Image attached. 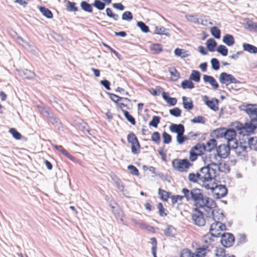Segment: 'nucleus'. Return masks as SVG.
<instances>
[{
  "mask_svg": "<svg viewBox=\"0 0 257 257\" xmlns=\"http://www.w3.org/2000/svg\"><path fill=\"white\" fill-rule=\"evenodd\" d=\"M248 115L245 122L243 124L239 121H235L233 126L238 131L239 135L249 136L254 133L257 127V104H247L244 109Z\"/></svg>",
  "mask_w": 257,
  "mask_h": 257,
  "instance_id": "1",
  "label": "nucleus"
},
{
  "mask_svg": "<svg viewBox=\"0 0 257 257\" xmlns=\"http://www.w3.org/2000/svg\"><path fill=\"white\" fill-rule=\"evenodd\" d=\"M182 192L185 194V198L187 201H193L195 208H200L206 198L204 195L203 190L199 188H193L191 190L184 188L182 189Z\"/></svg>",
  "mask_w": 257,
  "mask_h": 257,
  "instance_id": "2",
  "label": "nucleus"
},
{
  "mask_svg": "<svg viewBox=\"0 0 257 257\" xmlns=\"http://www.w3.org/2000/svg\"><path fill=\"white\" fill-rule=\"evenodd\" d=\"M207 190H211L213 193V197L216 199H220L225 196L227 193V189L224 185H217L215 182L211 183Z\"/></svg>",
  "mask_w": 257,
  "mask_h": 257,
  "instance_id": "3",
  "label": "nucleus"
},
{
  "mask_svg": "<svg viewBox=\"0 0 257 257\" xmlns=\"http://www.w3.org/2000/svg\"><path fill=\"white\" fill-rule=\"evenodd\" d=\"M222 219L221 220H222ZM214 222L210 225L209 231L210 234L213 237H219L222 234L221 231L225 230L226 225L221 223L218 219L213 220Z\"/></svg>",
  "mask_w": 257,
  "mask_h": 257,
  "instance_id": "4",
  "label": "nucleus"
},
{
  "mask_svg": "<svg viewBox=\"0 0 257 257\" xmlns=\"http://www.w3.org/2000/svg\"><path fill=\"white\" fill-rule=\"evenodd\" d=\"M192 166V164L187 159H175L172 161L173 168L181 172L186 171Z\"/></svg>",
  "mask_w": 257,
  "mask_h": 257,
  "instance_id": "5",
  "label": "nucleus"
},
{
  "mask_svg": "<svg viewBox=\"0 0 257 257\" xmlns=\"http://www.w3.org/2000/svg\"><path fill=\"white\" fill-rule=\"evenodd\" d=\"M192 219L194 224L198 226H203L205 224L204 214L199 208H195L191 215Z\"/></svg>",
  "mask_w": 257,
  "mask_h": 257,
  "instance_id": "6",
  "label": "nucleus"
},
{
  "mask_svg": "<svg viewBox=\"0 0 257 257\" xmlns=\"http://www.w3.org/2000/svg\"><path fill=\"white\" fill-rule=\"evenodd\" d=\"M231 149V144L228 145L221 144L216 148L217 154L214 155V158L216 159L217 157L220 158L225 159L227 158L230 153V150Z\"/></svg>",
  "mask_w": 257,
  "mask_h": 257,
  "instance_id": "7",
  "label": "nucleus"
},
{
  "mask_svg": "<svg viewBox=\"0 0 257 257\" xmlns=\"http://www.w3.org/2000/svg\"><path fill=\"white\" fill-rule=\"evenodd\" d=\"M127 142L132 145V152L134 154H137L139 153V149L141 146L135 134L133 132L130 133L127 136Z\"/></svg>",
  "mask_w": 257,
  "mask_h": 257,
  "instance_id": "8",
  "label": "nucleus"
},
{
  "mask_svg": "<svg viewBox=\"0 0 257 257\" xmlns=\"http://www.w3.org/2000/svg\"><path fill=\"white\" fill-rule=\"evenodd\" d=\"M209 166L210 165H207L206 166L202 167L200 169L199 171L201 174L203 175L204 178V184H202V186L205 189L207 187H209V185L211 183V177L209 173Z\"/></svg>",
  "mask_w": 257,
  "mask_h": 257,
  "instance_id": "9",
  "label": "nucleus"
},
{
  "mask_svg": "<svg viewBox=\"0 0 257 257\" xmlns=\"http://www.w3.org/2000/svg\"><path fill=\"white\" fill-rule=\"evenodd\" d=\"M220 236V242L224 247H228L233 245L235 238L232 233H223Z\"/></svg>",
  "mask_w": 257,
  "mask_h": 257,
  "instance_id": "10",
  "label": "nucleus"
},
{
  "mask_svg": "<svg viewBox=\"0 0 257 257\" xmlns=\"http://www.w3.org/2000/svg\"><path fill=\"white\" fill-rule=\"evenodd\" d=\"M204 211L206 213V216L208 218H212L213 220L218 219L221 220L224 217L223 213L219 212V210L217 209H209L203 207Z\"/></svg>",
  "mask_w": 257,
  "mask_h": 257,
  "instance_id": "11",
  "label": "nucleus"
},
{
  "mask_svg": "<svg viewBox=\"0 0 257 257\" xmlns=\"http://www.w3.org/2000/svg\"><path fill=\"white\" fill-rule=\"evenodd\" d=\"M236 132L233 128L227 129L225 128L224 137L227 141L228 145H230L232 142H236L237 140L235 139Z\"/></svg>",
  "mask_w": 257,
  "mask_h": 257,
  "instance_id": "12",
  "label": "nucleus"
},
{
  "mask_svg": "<svg viewBox=\"0 0 257 257\" xmlns=\"http://www.w3.org/2000/svg\"><path fill=\"white\" fill-rule=\"evenodd\" d=\"M203 101L205 104L211 109L214 111H217L218 110V102L219 100L216 98H213L211 100H209V97L205 95L203 97Z\"/></svg>",
  "mask_w": 257,
  "mask_h": 257,
  "instance_id": "13",
  "label": "nucleus"
},
{
  "mask_svg": "<svg viewBox=\"0 0 257 257\" xmlns=\"http://www.w3.org/2000/svg\"><path fill=\"white\" fill-rule=\"evenodd\" d=\"M212 165L217 168L218 171L220 172L228 173L230 171L229 164L227 162L219 161L218 163H212Z\"/></svg>",
  "mask_w": 257,
  "mask_h": 257,
  "instance_id": "14",
  "label": "nucleus"
},
{
  "mask_svg": "<svg viewBox=\"0 0 257 257\" xmlns=\"http://www.w3.org/2000/svg\"><path fill=\"white\" fill-rule=\"evenodd\" d=\"M247 148L246 146L243 145L241 143L238 145L237 141L234 142V145H231V149L235 150L238 156H241L242 153L246 152ZM242 156H244V155H242Z\"/></svg>",
  "mask_w": 257,
  "mask_h": 257,
  "instance_id": "15",
  "label": "nucleus"
},
{
  "mask_svg": "<svg viewBox=\"0 0 257 257\" xmlns=\"http://www.w3.org/2000/svg\"><path fill=\"white\" fill-rule=\"evenodd\" d=\"M231 74L226 72H222L219 76V80L221 84H225L228 86L231 84Z\"/></svg>",
  "mask_w": 257,
  "mask_h": 257,
  "instance_id": "16",
  "label": "nucleus"
},
{
  "mask_svg": "<svg viewBox=\"0 0 257 257\" xmlns=\"http://www.w3.org/2000/svg\"><path fill=\"white\" fill-rule=\"evenodd\" d=\"M169 128L171 132L177 135L184 134L185 132L184 126L182 124H172Z\"/></svg>",
  "mask_w": 257,
  "mask_h": 257,
  "instance_id": "17",
  "label": "nucleus"
},
{
  "mask_svg": "<svg viewBox=\"0 0 257 257\" xmlns=\"http://www.w3.org/2000/svg\"><path fill=\"white\" fill-rule=\"evenodd\" d=\"M203 79L205 82L209 83L212 86L214 89H217L218 88L219 84L213 77L207 75H204Z\"/></svg>",
  "mask_w": 257,
  "mask_h": 257,
  "instance_id": "18",
  "label": "nucleus"
},
{
  "mask_svg": "<svg viewBox=\"0 0 257 257\" xmlns=\"http://www.w3.org/2000/svg\"><path fill=\"white\" fill-rule=\"evenodd\" d=\"M19 74L21 77L27 79H34L35 76V73L28 69L20 70L19 71Z\"/></svg>",
  "mask_w": 257,
  "mask_h": 257,
  "instance_id": "19",
  "label": "nucleus"
},
{
  "mask_svg": "<svg viewBox=\"0 0 257 257\" xmlns=\"http://www.w3.org/2000/svg\"><path fill=\"white\" fill-rule=\"evenodd\" d=\"M203 207L212 209H215L217 207V205L215 201L207 196L202 204V206L200 207V208Z\"/></svg>",
  "mask_w": 257,
  "mask_h": 257,
  "instance_id": "20",
  "label": "nucleus"
},
{
  "mask_svg": "<svg viewBox=\"0 0 257 257\" xmlns=\"http://www.w3.org/2000/svg\"><path fill=\"white\" fill-rule=\"evenodd\" d=\"M209 251L207 246L203 245L196 249L195 253H194L195 257H204L207 251Z\"/></svg>",
  "mask_w": 257,
  "mask_h": 257,
  "instance_id": "21",
  "label": "nucleus"
},
{
  "mask_svg": "<svg viewBox=\"0 0 257 257\" xmlns=\"http://www.w3.org/2000/svg\"><path fill=\"white\" fill-rule=\"evenodd\" d=\"M174 54L175 56L180 57L182 59L186 58L190 55L188 51L178 48L175 49Z\"/></svg>",
  "mask_w": 257,
  "mask_h": 257,
  "instance_id": "22",
  "label": "nucleus"
},
{
  "mask_svg": "<svg viewBox=\"0 0 257 257\" xmlns=\"http://www.w3.org/2000/svg\"><path fill=\"white\" fill-rule=\"evenodd\" d=\"M162 97L163 99L171 106H174L177 103V99L175 97H170L168 92H166L165 91L163 92Z\"/></svg>",
  "mask_w": 257,
  "mask_h": 257,
  "instance_id": "23",
  "label": "nucleus"
},
{
  "mask_svg": "<svg viewBox=\"0 0 257 257\" xmlns=\"http://www.w3.org/2000/svg\"><path fill=\"white\" fill-rule=\"evenodd\" d=\"M182 100L183 107L185 109L191 110L193 108V101L191 98L183 96Z\"/></svg>",
  "mask_w": 257,
  "mask_h": 257,
  "instance_id": "24",
  "label": "nucleus"
},
{
  "mask_svg": "<svg viewBox=\"0 0 257 257\" xmlns=\"http://www.w3.org/2000/svg\"><path fill=\"white\" fill-rule=\"evenodd\" d=\"M52 146L54 148L61 152V153L64 155L65 156L69 158L71 161H74L75 158L74 157L69 154L66 150H65L62 146H58L57 145L53 144Z\"/></svg>",
  "mask_w": 257,
  "mask_h": 257,
  "instance_id": "25",
  "label": "nucleus"
},
{
  "mask_svg": "<svg viewBox=\"0 0 257 257\" xmlns=\"http://www.w3.org/2000/svg\"><path fill=\"white\" fill-rule=\"evenodd\" d=\"M224 127H220L215 129L211 132L210 135L212 137L216 138H222L224 137Z\"/></svg>",
  "mask_w": 257,
  "mask_h": 257,
  "instance_id": "26",
  "label": "nucleus"
},
{
  "mask_svg": "<svg viewBox=\"0 0 257 257\" xmlns=\"http://www.w3.org/2000/svg\"><path fill=\"white\" fill-rule=\"evenodd\" d=\"M212 163H211L208 164V165H210V166H209V173L211 177V183L215 182V178L216 176L219 175V173L220 172L218 171L217 168L215 167L212 165Z\"/></svg>",
  "mask_w": 257,
  "mask_h": 257,
  "instance_id": "27",
  "label": "nucleus"
},
{
  "mask_svg": "<svg viewBox=\"0 0 257 257\" xmlns=\"http://www.w3.org/2000/svg\"><path fill=\"white\" fill-rule=\"evenodd\" d=\"M205 145L204 143H198L195 146L193 147L191 149L199 154V155H202L204 152L205 151Z\"/></svg>",
  "mask_w": 257,
  "mask_h": 257,
  "instance_id": "28",
  "label": "nucleus"
},
{
  "mask_svg": "<svg viewBox=\"0 0 257 257\" xmlns=\"http://www.w3.org/2000/svg\"><path fill=\"white\" fill-rule=\"evenodd\" d=\"M222 41L228 46L233 45L235 43L233 36L230 34L225 35L223 37Z\"/></svg>",
  "mask_w": 257,
  "mask_h": 257,
  "instance_id": "29",
  "label": "nucleus"
},
{
  "mask_svg": "<svg viewBox=\"0 0 257 257\" xmlns=\"http://www.w3.org/2000/svg\"><path fill=\"white\" fill-rule=\"evenodd\" d=\"M164 234L167 236L174 237L176 234V230L172 225H168L164 230Z\"/></svg>",
  "mask_w": 257,
  "mask_h": 257,
  "instance_id": "30",
  "label": "nucleus"
},
{
  "mask_svg": "<svg viewBox=\"0 0 257 257\" xmlns=\"http://www.w3.org/2000/svg\"><path fill=\"white\" fill-rule=\"evenodd\" d=\"M206 46L208 50L210 52H214L217 46L216 41L213 38H210L206 41Z\"/></svg>",
  "mask_w": 257,
  "mask_h": 257,
  "instance_id": "31",
  "label": "nucleus"
},
{
  "mask_svg": "<svg viewBox=\"0 0 257 257\" xmlns=\"http://www.w3.org/2000/svg\"><path fill=\"white\" fill-rule=\"evenodd\" d=\"M40 12L43 14L44 16L48 19H52L53 17V13L52 12L49 10L48 8L43 7L40 6L39 8Z\"/></svg>",
  "mask_w": 257,
  "mask_h": 257,
  "instance_id": "32",
  "label": "nucleus"
},
{
  "mask_svg": "<svg viewBox=\"0 0 257 257\" xmlns=\"http://www.w3.org/2000/svg\"><path fill=\"white\" fill-rule=\"evenodd\" d=\"M216 146L217 142L216 140L214 139H210L206 143V146H205V151L207 152H211L215 148H217Z\"/></svg>",
  "mask_w": 257,
  "mask_h": 257,
  "instance_id": "33",
  "label": "nucleus"
},
{
  "mask_svg": "<svg viewBox=\"0 0 257 257\" xmlns=\"http://www.w3.org/2000/svg\"><path fill=\"white\" fill-rule=\"evenodd\" d=\"M243 50L250 53L256 54L257 53V47L247 43H244L242 45Z\"/></svg>",
  "mask_w": 257,
  "mask_h": 257,
  "instance_id": "34",
  "label": "nucleus"
},
{
  "mask_svg": "<svg viewBox=\"0 0 257 257\" xmlns=\"http://www.w3.org/2000/svg\"><path fill=\"white\" fill-rule=\"evenodd\" d=\"M248 148L250 150L257 151V137H251L248 140Z\"/></svg>",
  "mask_w": 257,
  "mask_h": 257,
  "instance_id": "35",
  "label": "nucleus"
},
{
  "mask_svg": "<svg viewBox=\"0 0 257 257\" xmlns=\"http://www.w3.org/2000/svg\"><path fill=\"white\" fill-rule=\"evenodd\" d=\"M92 4L91 5L85 1H82L80 3L81 8L85 12L88 13L92 12Z\"/></svg>",
  "mask_w": 257,
  "mask_h": 257,
  "instance_id": "36",
  "label": "nucleus"
},
{
  "mask_svg": "<svg viewBox=\"0 0 257 257\" xmlns=\"http://www.w3.org/2000/svg\"><path fill=\"white\" fill-rule=\"evenodd\" d=\"M200 73L197 70H192L191 75L189 77L190 80L198 82L200 80Z\"/></svg>",
  "mask_w": 257,
  "mask_h": 257,
  "instance_id": "37",
  "label": "nucleus"
},
{
  "mask_svg": "<svg viewBox=\"0 0 257 257\" xmlns=\"http://www.w3.org/2000/svg\"><path fill=\"white\" fill-rule=\"evenodd\" d=\"M167 31L168 30L163 26H156L155 27V33L160 35H164L168 36L169 34Z\"/></svg>",
  "mask_w": 257,
  "mask_h": 257,
  "instance_id": "38",
  "label": "nucleus"
},
{
  "mask_svg": "<svg viewBox=\"0 0 257 257\" xmlns=\"http://www.w3.org/2000/svg\"><path fill=\"white\" fill-rule=\"evenodd\" d=\"M181 87L184 89H191L194 87V84L190 80H184L181 83Z\"/></svg>",
  "mask_w": 257,
  "mask_h": 257,
  "instance_id": "39",
  "label": "nucleus"
},
{
  "mask_svg": "<svg viewBox=\"0 0 257 257\" xmlns=\"http://www.w3.org/2000/svg\"><path fill=\"white\" fill-rule=\"evenodd\" d=\"M159 194L160 196V198L162 200L166 201L170 197V196L171 195V193L167 192L164 190L159 189Z\"/></svg>",
  "mask_w": 257,
  "mask_h": 257,
  "instance_id": "40",
  "label": "nucleus"
},
{
  "mask_svg": "<svg viewBox=\"0 0 257 257\" xmlns=\"http://www.w3.org/2000/svg\"><path fill=\"white\" fill-rule=\"evenodd\" d=\"M180 257H195V255L190 249L184 248L181 251Z\"/></svg>",
  "mask_w": 257,
  "mask_h": 257,
  "instance_id": "41",
  "label": "nucleus"
},
{
  "mask_svg": "<svg viewBox=\"0 0 257 257\" xmlns=\"http://www.w3.org/2000/svg\"><path fill=\"white\" fill-rule=\"evenodd\" d=\"M122 111L123 112V114L126 120L128 121H129L132 124L135 125V119L131 114H130L129 112H128L127 110L123 109H122Z\"/></svg>",
  "mask_w": 257,
  "mask_h": 257,
  "instance_id": "42",
  "label": "nucleus"
},
{
  "mask_svg": "<svg viewBox=\"0 0 257 257\" xmlns=\"http://www.w3.org/2000/svg\"><path fill=\"white\" fill-rule=\"evenodd\" d=\"M92 6L99 11L104 10L105 4L100 0H94Z\"/></svg>",
  "mask_w": 257,
  "mask_h": 257,
  "instance_id": "43",
  "label": "nucleus"
},
{
  "mask_svg": "<svg viewBox=\"0 0 257 257\" xmlns=\"http://www.w3.org/2000/svg\"><path fill=\"white\" fill-rule=\"evenodd\" d=\"M161 118L159 116L154 115L152 119L149 122V125L154 127H157L158 124L160 122Z\"/></svg>",
  "mask_w": 257,
  "mask_h": 257,
  "instance_id": "44",
  "label": "nucleus"
},
{
  "mask_svg": "<svg viewBox=\"0 0 257 257\" xmlns=\"http://www.w3.org/2000/svg\"><path fill=\"white\" fill-rule=\"evenodd\" d=\"M211 35L216 39H220L221 31L217 27H213L210 30Z\"/></svg>",
  "mask_w": 257,
  "mask_h": 257,
  "instance_id": "45",
  "label": "nucleus"
},
{
  "mask_svg": "<svg viewBox=\"0 0 257 257\" xmlns=\"http://www.w3.org/2000/svg\"><path fill=\"white\" fill-rule=\"evenodd\" d=\"M66 9L69 12H77L78 9L77 7L75 6V3L74 2H71L70 1H68L66 5Z\"/></svg>",
  "mask_w": 257,
  "mask_h": 257,
  "instance_id": "46",
  "label": "nucleus"
},
{
  "mask_svg": "<svg viewBox=\"0 0 257 257\" xmlns=\"http://www.w3.org/2000/svg\"><path fill=\"white\" fill-rule=\"evenodd\" d=\"M150 48L154 54H158L162 51V46L160 44H154L151 46Z\"/></svg>",
  "mask_w": 257,
  "mask_h": 257,
  "instance_id": "47",
  "label": "nucleus"
},
{
  "mask_svg": "<svg viewBox=\"0 0 257 257\" xmlns=\"http://www.w3.org/2000/svg\"><path fill=\"white\" fill-rule=\"evenodd\" d=\"M105 12L106 15L108 17L113 19L114 21H117L119 19V16L117 14H114L110 8H106Z\"/></svg>",
  "mask_w": 257,
  "mask_h": 257,
  "instance_id": "48",
  "label": "nucleus"
},
{
  "mask_svg": "<svg viewBox=\"0 0 257 257\" xmlns=\"http://www.w3.org/2000/svg\"><path fill=\"white\" fill-rule=\"evenodd\" d=\"M137 26L140 28L141 31L144 33H148L150 31L149 28L146 24L142 21L137 22Z\"/></svg>",
  "mask_w": 257,
  "mask_h": 257,
  "instance_id": "49",
  "label": "nucleus"
},
{
  "mask_svg": "<svg viewBox=\"0 0 257 257\" xmlns=\"http://www.w3.org/2000/svg\"><path fill=\"white\" fill-rule=\"evenodd\" d=\"M217 51L223 56H226L228 54V49L223 45H220L217 48Z\"/></svg>",
  "mask_w": 257,
  "mask_h": 257,
  "instance_id": "50",
  "label": "nucleus"
},
{
  "mask_svg": "<svg viewBox=\"0 0 257 257\" xmlns=\"http://www.w3.org/2000/svg\"><path fill=\"white\" fill-rule=\"evenodd\" d=\"M161 139L160 135L159 132H155L153 133L151 137L152 141L156 144L158 145L160 143Z\"/></svg>",
  "mask_w": 257,
  "mask_h": 257,
  "instance_id": "51",
  "label": "nucleus"
},
{
  "mask_svg": "<svg viewBox=\"0 0 257 257\" xmlns=\"http://www.w3.org/2000/svg\"><path fill=\"white\" fill-rule=\"evenodd\" d=\"M113 180L118 189H119L121 192H123L124 188V185L122 182L119 178L116 177L114 178Z\"/></svg>",
  "mask_w": 257,
  "mask_h": 257,
  "instance_id": "52",
  "label": "nucleus"
},
{
  "mask_svg": "<svg viewBox=\"0 0 257 257\" xmlns=\"http://www.w3.org/2000/svg\"><path fill=\"white\" fill-rule=\"evenodd\" d=\"M181 112V110L179 107H175L169 110L170 114L176 117L180 116Z\"/></svg>",
  "mask_w": 257,
  "mask_h": 257,
  "instance_id": "53",
  "label": "nucleus"
},
{
  "mask_svg": "<svg viewBox=\"0 0 257 257\" xmlns=\"http://www.w3.org/2000/svg\"><path fill=\"white\" fill-rule=\"evenodd\" d=\"M9 132L13 137L16 140H20L22 138L21 134L18 132L15 128H11L9 130Z\"/></svg>",
  "mask_w": 257,
  "mask_h": 257,
  "instance_id": "54",
  "label": "nucleus"
},
{
  "mask_svg": "<svg viewBox=\"0 0 257 257\" xmlns=\"http://www.w3.org/2000/svg\"><path fill=\"white\" fill-rule=\"evenodd\" d=\"M133 19L132 13L130 11H125L122 15V19L124 21H131Z\"/></svg>",
  "mask_w": 257,
  "mask_h": 257,
  "instance_id": "55",
  "label": "nucleus"
},
{
  "mask_svg": "<svg viewBox=\"0 0 257 257\" xmlns=\"http://www.w3.org/2000/svg\"><path fill=\"white\" fill-rule=\"evenodd\" d=\"M211 64L212 69L218 70L219 69V61L217 58H213L211 59Z\"/></svg>",
  "mask_w": 257,
  "mask_h": 257,
  "instance_id": "56",
  "label": "nucleus"
},
{
  "mask_svg": "<svg viewBox=\"0 0 257 257\" xmlns=\"http://www.w3.org/2000/svg\"><path fill=\"white\" fill-rule=\"evenodd\" d=\"M162 137L163 139V143L165 144H169L172 141L171 136L166 132H163L162 134Z\"/></svg>",
  "mask_w": 257,
  "mask_h": 257,
  "instance_id": "57",
  "label": "nucleus"
},
{
  "mask_svg": "<svg viewBox=\"0 0 257 257\" xmlns=\"http://www.w3.org/2000/svg\"><path fill=\"white\" fill-rule=\"evenodd\" d=\"M127 169L130 171V173L135 176H139V170L136 167L133 165H130L127 166Z\"/></svg>",
  "mask_w": 257,
  "mask_h": 257,
  "instance_id": "58",
  "label": "nucleus"
},
{
  "mask_svg": "<svg viewBox=\"0 0 257 257\" xmlns=\"http://www.w3.org/2000/svg\"><path fill=\"white\" fill-rule=\"evenodd\" d=\"M177 142L179 144H183L188 138L184 135V134H181L177 135Z\"/></svg>",
  "mask_w": 257,
  "mask_h": 257,
  "instance_id": "59",
  "label": "nucleus"
},
{
  "mask_svg": "<svg viewBox=\"0 0 257 257\" xmlns=\"http://www.w3.org/2000/svg\"><path fill=\"white\" fill-rule=\"evenodd\" d=\"M215 255L217 257H227V254L225 253V250L223 248H217L216 250Z\"/></svg>",
  "mask_w": 257,
  "mask_h": 257,
  "instance_id": "60",
  "label": "nucleus"
},
{
  "mask_svg": "<svg viewBox=\"0 0 257 257\" xmlns=\"http://www.w3.org/2000/svg\"><path fill=\"white\" fill-rule=\"evenodd\" d=\"M110 206L112 209V212L116 218H119L121 216L122 211L120 209L117 208H116L112 204H110Z\"/></svg>",
  "mask_w": 257,
  "mask_h": 257,
  "instance_id": "61",
  "label": "nucleus"
},
{
  "mask_svg": "<svg viewBox=\"0 0 257 257\" xmlns=\"http://www.w3.org/2000/svg\"><path fill=\"white\" fill-rule=\"evenodd\" d=\"M184 197L185 198V194H184V196L179 195H172L171 197L172 203L175 204L178 201H182Z\"/></svg>",
  "mask_w": 257,
  "mask_h": 257,
  "instance_id": "62",
  "label": "nucleus"
},
{
  "mask_svg": "<svg viewBox=\"0 0 257 257\" xmlns=\"http://www.w3.org/2000/svg\"><path fill=\"white\" fill-rule=\"evenodd\" d=\"M189 21L193 22L195 24H199V19L196 15H189L186 17Z\"/></svg>",
  "mask_w": 257,
  "mask_h": 257,
  "instance_id": "63",
  "label": "nucleus"
},
{
  "mask_svg": "<svg viewBox=\"0 0 257 257\" xmlns=\"http://www.w3.org/2000/svg\"><path fill=\"white\" fill-rule=\"evenodd\" d=\"M199 156H200L199 154H197L192 149L190 150L189 152V159L191 161L194 162L196 161Z\"/></svg>",
  "mask_w": 257,
  "mask_h": 257,
  "instance_id": "64",
  "label": "nucleus"
}]
</instances>
